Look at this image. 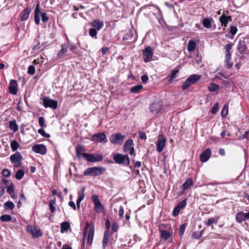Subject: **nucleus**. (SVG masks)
I'll return each mask as SVG.
<instances>
[{
  "mask_svg": "<svg viewBox=\"0 0 249 249\" xmlns=\"http://www.w3.org/2000/svg\"><path fill=\"white\" fill-rule=\"evenodd\" d=\"M200 76L196 74H193L188 77L186 81L183 83L182 86L183 90H185L190 87L191 85L195 84L197 81L199 80Z\"/></svg>",
  "mask_w": 249,
  "mask_h": 249,
  "instance_id": "obj_4",
  "label": "nucleus"
},
{
  "mask_svg": "<svg viewBox=\"0 0 249 249\" xmlns=\"http://www.w3.org/2000/svg\"><path fill=\"white\" fill-rule=\"evenodd\" d=\"M91 140L92 141L102 143H106L107 142L106 135L104 132H100L94 134L92 136Z\"/></svg>",
  "mask_w": 249,
  "mask_h": 249,
  "instance_id": "obj_10",
  "label": "nucleus"
},
{
  "mask_svg": "<svg viewBox=\"0 0 249 249\" xmlns=\"http://www.w3.org/2000/svg\"><path fill=\"white\" fill-rule=\"evenodd\" d=\"M92 199L94 205L95 210L98 213L103 212L104 207L101 203L98 196L96 195H92Z\"/></svg>",
  "mask_w": 249,
  "mask_h": 249,
  "instance_id": "obj_11",
  "label": "nucleus"
},
{
  "mask_svg": "<svg viewBox=\"0 0 249 249\" xmlns=\"http://www.w3.org/2000/svg\"><path fill=\"white\" fill-rule=\"evenodd\" d=\"M38 123L40 127L43 128L46 126L45 123V119L43 117H40L38 119Z\"/></svg>",
  "mask_w": 249,
  "mask_h": 249,
  "instance_id": "obj_47",
  "label": "nucleus"
},
{
  "mask_svg": "<svg viewBox=\"0 0 249 249\" xmlns=\"http://www.w3.org/2000/svg\"><path fill=\"white\" fill-rule=\"evenodd\" d=\"M237 31V29L236 26H231L230 28V33L233 35L234 36Z\"/></svg>",
  "mask_w": 249,
  "mask_h": 249,
  "instance_id": "obj_54",
  "label": "nucleus"
},
{
  "mask_svg": "<svg viewBox=\"0 0 249 249\" xmlns=\"http://www.w3.org/2000/svg\"><path fill=\"white\" fill-rule=\"evenodd\" d=\"M40 10L39 7V4L38 3L35 10L34 17L35 22L37 25H39L40 23V16H39Z\"/></svg>",
  "mask_w": 249,
  "mask_h": 249,
  "instance_id": "obj_24",
  "label": "nucleus"
},
{
  "mask_svg": "<svg viewBox=\"0 0 249 249\" xmlns=\"http://www.w3.org/2000/svg\"><path fill=\"white\" fill-rule=\"evenodd\" d=\"M17 81L11 80L9 85V92L12 94H16L17 93Z\"/></svg>",
  "mask_w": 249,
  "mask_h": 249,
  "instance_id": "obj_19",
  "label": "nucleus"
},
{
  "mask_svg": "<svg viewBox=\"0 0 249 249\" xmlns=\"http://www.w3.org/2000/svg\"><path fill=\"white\" fill-rule=\"evenodd\" d=\"M160 232L161 238L164 239L165 241L169 239L171 235L170 233L165 230H160Z\"/></svg>",
  "mask_w": 249,
  "mask_h": 249,
  "instance_id": "obj_32",
  "label": "nucleus"
},
{
  "mask_svg": "<svg viewBox=\"0 0 249 249\" xmlns=\"http://www.w3.org/2000/svg\"><path fill=\"white\" fill-rule=\"evenodd\" d=\"M114 160L117 163L128 165L130 163L129 158L127 155H122L116 154L113 157Z\"/></svg>",
  "mask_w": 249,
  "mask_h": 249,
  "instance_id": "obj_5",
  "label": "nucleus"
},
{
  "mask_svg": "<svg viewBox=\"0 0 249 249\" xmlns=\"http://www.w3.org/2000/svg\"><path fill=\"white\" fill-rule=\"evenodd\" d=\"M166 142V140L163 135H160L156 142V147L158 152H161L162 151L165 147Z\"/></svg>",
  "mask_w": 249,
  "mask_h": 249,
  "instance_id": "obj_9",
  "label": "nucleus"
},
{
  "mask_svg": "<svg viewBox=\"0 0 249 249\" xmlns=\"http://www.w3.org/2000/svg\"><path fill=\"white\" fill-rule=\"evenodd\" d=\"M186 224H183L180 226L179 230V235L182 236L184 234L185 229H186Z\"/></svg>",
  "mask_w": 249,
  "mask_h": 249,
  "instance_id": "obj_48",
  "label": "nucleus"
},
{
  "mask_svg": "<svg viewBox=\"0 0 249 249\" xmlns=\"http://www.w3.org/2000/svg\"><path fill=\"white\" fill-rule=\"evenodd\" d=\"M218 107V104H214V105L212 108V111H211L212 113H213V114L215 113L217 111Z\"/></svg>",
  "mask_w": 249,
  "mask_h": 249,
  "instance_id": "obj_58",
  "label": "nucleus"
},
{
  "mask_svg": "<svg viewBox=\"0 0 249 249\" xmlns=\"http://www.w3.org/2000/svg\"><path fill=\"white\" fill-rule=\"evenodd\" d=\"M125 138V136L118 133L116 134L112 135L109 138V141L112 144L116 145H121Z\"/></svg>",
  "mask_w": 249,
  "mask_h": 249,
  "instance_id": "obj_6",
  "label": "nucleus"
},
{
  "mask_svg": "<svg viewBox=\"0 0 249 249\" xmlns=\"http://www.w3.org/2000/svg\"><path fill=\"white\" fill-rule=\"evenodd\" d=\"M237 49L241 53H245L247 47L244 38L240 39L238 42Z\"/></svg>",
  "mask_w": 249,
  "mask_h": 249,
  "instance_id": "obj_18",
  "label": "nucleus"
},
{
  "mask_svg": "<svg viewBox=\"0 0 249 249\" xmlns=\"http://www.w3.org/2000/svg\"><path fill=\"white\" fill-rule=\"evenodd\" d=\"M41 20L43 22H46L49 19L48 17L45 13H41Z\"/></svg>",
  "mask_w": 249,
  "mask_h": 249,
  "instance_id": "obj_52",
  "label": "nucleus"
},
{
  "mask_svg": "<svg viewBox=\"0 0 249 249\" xmlns=\"http://www.w3.org/2000/svg\"><path fill=\"white\" fill-rule=\"evenodd\" d=\"M142 89V85H137L134 87H132L130 89V91L132 93H137L140 92V91Z\"/></svg>",
  "mask_w": 249,
  "mask_h": 249,
  "instance_id": "obj_34",
  "label": "nucleus"
},
{
  "mask_svg": "<svg viewBox=\"0 0 249 249\" xmlns=\"http://www.w3.org/2000/svg\"><path fill=\"white\" fill-rule=\"evenodd\" d=\"M82 157L85 159L91 162H99L103 160V157L101 154H89L86 153H83Z\"/></svg>",
  "mask_w": 249,
  "mask_h": 249,
  "instance_id": "obj_3",
  "label": "nucleus"
},
{
  "mask_svg": "<svg viewBox=\"0 0 249 249\" xmlns=\"http://www.w3.org/2000/svg\"><path fill=\"white\" fill-rule=\"evenodd\" d=\"M31 11V9L28 8L24 10L23 14L21 16V20L22 21L25 20L28 18Z\"/></svg>",
  "mask_w": 249,
  "mask_h": 249,
  "instance_id": "obj_30",
  "label": "nucleus"
},
{
  "mask_svg": "<svg viewBox=\"0 0 249 249\" xmlns=\"http://www.w3.org/2000/svg\"><path fill=\"white\" fill-rule=\"evenodd\" d=\"M124 149L125 152H128L131 155L134 153L133 141L132 139H128L125 142L124 145Z\"/></svg>",
  "mask_w": 249,
  "mask_h": 249,
  "instance_id": "obj_15",
  "label": "nucleus"
},
{
  "mask_svg": "<svg viewBox=\"0 0 249 249\" xmlns=\"http://www.w3.org/2000/svg\"><path fill=\"white\" fill-rule=\"evenodd\" d=\"M211 153L210 149H206L200 156L201 161L202 162L207 161L210 158Z\"/></svg>",
  "mask_w": 249,
  "mask_h": 249,
  "instance_id": "obj_21",
  "label": "nucleus"
},
{
  "mask_svg": "<svg viewBox=\"0 0 249 249\" xmlns=\"http://www.w3.org/2000/svg\"><path fill=\"white\" fill-rule=\"evenodd\" d=\"M44 59V58L42 56H41L40 58H37V59H35L33 61V63L34 64H38L40 65H42V63H43Z\"/></svg>",
  "mask_w": 249,
  "mask_h": 249,
  "instance_id": "obj_49",
  "label": "nucleus"
},
{
  "mask_svg": "<svg viewBox=\"0 0 249 249\" xmlns=\"http://www.w3.org/2000/svg\"><path fill=\"white\" fill-rule=\"evenodd\" d=\"M32 150L36 153L42 155H45L47 152L46 147L42 144H35L32 147Z\"/></svg>",
  "mask_w": 249,
  "mask_h": 249,
  "instance_id": "obj_16",
  "label": "nucleus"
},
{
  "mask_svg": "<svg viewBox=\"0 0 249 249\" xmlns=\"http://www.w3.org/2000/svg\"><path fill=\"white\" fill-rule=\"evenodd\" d=\"M225 49H226V52H230V50L231 49V44H227L225 46Z\"/></svg>",
  "mask_w": 249,
  "mask_h": 249,
  "instance_id": "obj_62",
  "label": "nucleus"
},
{
  "mask_svg": "<svg viewBox=\"0 0 249 249\" xmlns=\"http://www.w3.org/2000/svg\"><path fill=\"white\" fill-rule=\"evenodd\" d=\"M118 228L119 227L117 223L115 222L112 224L111 229L114 232H115L117 231Z\"/></svg>",
  "mask_w": 249,
  "mask_h": 249,
  "instance_id": "obj_60",
  "label": "nucleus"
},
{
  "mask_svg": "<svg viewBox=\"0 0 249 249\" xmlns=\"http://www.w3.org/2000/svg\"><path fill=\"white\" fill-rule=\"evenodd\" d=\"M28 72L31 75H33L35 73V68L33 65H31L29 67Z\"/></svg>",
  "mask_w": 249,
  "mask_h": 249,
  "instance_id": "obj_51",
  "label": "nucleus"
},
{
  "mask_svg": "<svg viewBox=\"0 0 249 249\" xmlns=\"http://www.w3.org/2000/svg\"><path fill=\"white\" fill-rule=\"evenodd\" d=\"M201 232L195 231L193 232L192 237L194 239H198L201 238Z\"/></svg>",
  "mask_w": 249,
  "mask_h": 249,
  "instance_id": "obj_46",
  "label": "nucleus"
},
{
  "mask_svg": "<svg viewBox=\"0 0 249 249\" xmlns=\"http://www.w3.org/2000/svg\"><path fill=\"white\" fill-rule=\"evenodd\" d=\"M10 159L11 162L14 164L15 167H18L21 165L22 157L19 152H17L15 154L11 155Z\"/></svg>",
  "mask_w": 249,
  "mask_h": 249,
  "instance_id": "obj_7",
  "label": "nucleus"
},
{
  "mask_svg": "<svg viewBox=\"0 0 249 249\" xmlns=\"http://www.w3.org/2000/svg\"><path fill=\"white\" fill-rule=\"evenodd\" d=\"M141 80L143 83H146L148 80V77L147 75H142L141 76Z\"/></svg>",
  "mask_w": 249,
  "mask_h": 249,
  "instance_id": "obj_56",
  "label": "nucleus"
},
{
  "mask_svg": "<svg viewBox=\"0 0 249 249\" xmlns=\"http://www.w3.org/2000/svg\"><path fill=\"white\" fill-rule=\"evenodd\" d=\"M124 208H123V207L122 206H121L119 208V215L120 217L122 218L124 216Z\"/></svg>",
  "mask_w": 249,
  "mask_h": 249,
  "instance_id": "obj_57",
  "label": "nucleus"
},
{
  "mask_svg": "<svg viewBox=\"0 0 249 249\" xmlns=\"http://www.w3.org/2000/svg\"><path fill=\"white\" fill-rule=\"evenodd\" d=\"M55 198L49 201V208L52 213H54L55 211V208L54 206V205L55 203Z\"/></svg>",
  "mask_w": 249,
  "mask_h": 249,
  "instance_id": "obj_39",
  "label": "nucleus"
},
{
  "mask_svg": "<svg viewBox=\"0 0 249 249\" xmlns=\"http://www.w3.org/2000/svg\"><path fill=\"white\" fill-rule=\"evenodd\" d=\"M106 228L107 229V231H108L110 228V222L109 220L107 219L105 222Z\"/></svg>",
  "mask_w": 249,
  "mask_h": 249,
  "instance_id": "obj_63",
  "label": "nucleus"
},
{
  "mask_svg": "<svg viewBox=\"0 0 249 249\" xmlns=\"http://www.w3.org/2000/svg\"><path fill=\"white\" fill-rule=\"evenodd\" d=\"M44 107L46 108L50 107L53 109H55L57 107V102L56 101L53 100L48 97L44 98L43 100Z\"/></svg>",
  "mask_w": 249,
  "mask_h": 249,
  "instance_id": "obj_14",
  "label": "nucleus"
},
{
  "mask_svg": "<svg viewBox=\"0 0 249 249\" xmlns=\"http://www.w3.org/2000/svg\"><path fill=\"white\" fill-rule=\"evenodd\" d=\"M10 145L13 151H16L19 146V143L16 141H12Z\"/></svg>",
  "mask_w": 249,
  "mask_h": 249,
  "instance_id": "obj_40",
  "label": "nucleus"
},
{
  "mask_svg": "<svg viewBox=\"0 0 249 249\" xmlns=\"http://www.w3.org/2000/svg\"><path fill=\"white\" fill-rule=\"evenodd\" d=\"M213 19L211 18H204L202 22L203 26L206 28H210L212 26V22Z\"/></svg>",
  "mask_w": 249,
  "mask_h": 249,
  "instance_id": "obj_26",
  "label": "nucleus"
},
{
  "mask_svg": "<svg viewBox=\"0 0 249 249\" xmlns=\"http://www.w3.org/2000/svg\"><path fill=\"white\" fill-rule=\"evenodd\" d=\"M178 70L175 69L172 72L170 78L169 79V83H171L173 81V80L176 78L177 74L178 73Z\"/></svg>",
  "mask_w": 249,
  "mask_h": 249,
  "instance_id": "obj_37",
  "label": "nucleus"
},
{
  "mask_svg": "<svg viewBox=\"0 0 249 249\" xmlns=\"http://www.w3.org/2000/svg\"><path fill=\"white\" fill-rule=\"evenodd\" d=\"M11 220L12 217L9 214H3L0 216V220L2 222H9Z\"/></svg>",
  "mask_w": 249,
  "mask_h": 249,
  "instance_id": "obj_38",
  "label": "nucleus"
},
{
  "mask_svg": "<svg viewBox=\"0 0 249 249\" xmlns=\"http://www.w3.org/2000/svg\"><path fill=\"white\" fill-rule=\"evenodd\" d=\"M106 171L103 167H92L87 168L84 172V176H97L103 174Z\"/></svg>",
  "mask_w": 249,
  "mask_h": 249,
  "instance_id": "obj_2",
  "label": "nucleus"
},
{
  "mask_svg": "<svg viewBox=\"0 0 249 249\" xmlns=\"http://www.w3.org/2000/svg\"><path fill=\"white\" fill-rule=\"evenodd\" d=\"M215 221V219L214 218H209L208 221L206 222V224L207 226H210L212 224H213Z\"/></svg>",
  "mask_w": 249,
  "mask_h": 249,
  "instance_id": "obj_59",
  "label": "nucleus"
},
{
  "mask_svg": "<svg viewBox=\"0 0 249 249\" xmlns=\"http://www.w3.org/2000/svg\"><path fill=\"white\" fill-rule=\"evenodd\" d=\"M109 236H110V233H109V231H106L104 233V237H103V241H102L103 249H105L108 245Z\"/></svg>",
  "mask_w": 249,
  "mask_h": 249,
  "instance_id": "obj_22",
  "label": "nucleus"
},
{
  "mask_svg": "<svg viewBox=\"0 0 249 249\" xmlns=\"http://www.w3.org/2000/svg\"><path fill=\"white\" fill-rule=\"evenodd\" d=\"M24 172L22 170H18L16 174V178L17 179L20 180L24 176Z\"/></svg>",
  "mask_w": 249,
  "mask_h": 249,
  "instance_id": "obj_43",
  "label": "nucleus"
},
{
  "mask_svg": "<svg viewBox=\"0 0 249 249\" xmlns=\"http://www.w3.org/2000/svg\"><path fill=\"white\" fill-rule=\"evenodd\" d=\"M75 151L77 157L80 158L82 156V152L84 151V148L82 145L79 144L76 146Z\"/></svg>",
  "mask_w": 249,
  "mask_h": 249,
  "instance_id": "obj_28",
  "label": "nucleus"
},
{
  "mask_svg": "<svg viewBox=\"0 0 249 249\" xmlns=\"http://www.w3.org/2000/svg\"><path fill=\"white\" fill-rule=\"evenodd\" d=\"M196 47V42L192 40H189L188 44V46H187L188 51L189 52H192L195 49Z\"/></svg>",
  "mask_w": 249,
  "mask_h": 249,
  "instance_id": "obj_33",
  "label": "nucleus"
},
{
  "mask_svg": "<svg viewBox=\"0 0 249 249\" xmlns=\"http://www.w3.org/2000/svg\"><path fill=\"white\" fill-rule=\"evenodd\" d=\"M108 50H109V48L108 47L103 48L101 49V51H102L103 55L105 54L108 51Z\"/></svg>",
  "mask_w": 249,
  "mask_h": 249,
  "instance_id": "obj_64",
  "label": "nucleus"
},
{
  "mask_svg": "<svg viewBox=\"0 0 249 249\" xmlns=\"http://www.w3.org/2000/svg\"><path fill=\"white\" fill-rule=\"evenodd\" d=\"M225 57H226V61H228L231 59V54L230 52H225Z\"/></svg>",
  "mask_w": 249,
  "mask_h": 249,
  "instance_id": "obj_61",
  "label": "nucleus"
},
{
  "mask_svg": "<svg viewBox=\"0 0 249 249\" xmlns=\"http://www.w3.org/2000/svg\"><path fill=\"white\" fill-rule=\"evenodd\" d=\"M218 88L219 86L213 83H211L210 86L208 87V89L211 92L214 91L218 89Z\"/></svg>",
  "mask_w": 249,
  "mask_h": 249,
  "instance_id": "obj_42",
  "label": "nucleus"
},
{
  "mask_svg": "<svg viewBox=\"0 0 249 249\" xmlns=\"http://www.w3.org/2000/svg\"><path fill=\"white\" fill-rule=\"evenodd\" d=\"M193 185L194 183L192 178H188L184 183L181 185V189L184 191L187 189L189 187L193 186Z\"/></svg>",
  "mask_w": 249,
  "mask_h": 249,
  "instance_id": "obj_23",
  "label": "nucleus"
},
{
  "mask_svg": "<svg viewBox=\"0 0 249 249\" xmlns=\"http://www.w3.org/2000/svg\"><path fill=\"white\" fill-rule=\"evenodd\" d=\"M94 228L90 226L88 223H87L84 229L83 233L82 247H84L85 245L86 238L87 236V244L90 246L93 241L94 236Z\"/></svg>",
  "mask_w": 249,
  "mask_h": 249,
  "instance_id": "obj_1",
  "label": "nucleus"
},
{
  "mask_svg": "<svg viewBox=\"0 0 249 249\" xmlns=\"http://www.w3.org/2000/svg\"><path fill=\"white\" fill-rule=\"evenodd\" d=\"M70 228V223L67 221L63 222L61 224L60 231L62 233H63L64 231H68Z\"/></svg>",
  "mask_w": 249,
  "mask_h": 249,
  "instance_id": "obj_31",
  "label": "nucleus"
},
{
  "mask_svg": "<svg viewBox=\"0 0 249 249\" xmlns=\"http://www.w3.org/2000/svg\"><path fill=\"white\" fill-rule=\"evenodd\" d=\"M38 133L41 135L43 137L49 138L50 137V135L49 134L46 133L44 130L42 128L39 129L38 130Z\"/></svg>",
  "mask_w": 249,
  "mask_h": 249,
  "instance_id": "obj_45",
  "label": "nucleus"
},
{
  "mask_svg": "<svg viewBox=\"0 0 249 249\" xmlns=\"http://www.w3.org/2000/svg\"><path fill=\"white\" fill-rule=\"evenodd\" d=\"M235 219L237 222L239 223H241L243 221L246 220L245 216V213L242 212L238 213L236 215Z\"/></svg>",
  "mask_w": 249,
  "mask_h": 249,
  "instance_id": "obj_27",
  "label": "nucleus"
},
{
  "mask_svg": "<svg viewBox=\"0 0 249 249\" xmlns=\"http://www.w3.org/2000/svg\"><path fill=\"white\" fill-rule=\"evenodd\" d=\"M67 51V47L66 45L62 44L61 45V49L59 51V52L57 53V56L58 57L60 58L62 56V55L65 53Z\"/></svg>",
  "mask_w": 249,
  "mask_h": 249,
  "instance_id": "obj_35",
  "label": "nucleus"
},
{
  "mask_svg": "<svg viewBox=\"0 0 249 249\" xmlns=\"http://www.w3.org/2000/svg\"><path fill=\"white\" fill-rule=\"evenodd\" d=\"M231 20V16H227L224 13L219 17V21L221 25L224 26L225 27L227 26L228 22Z\"/></svg>",
  "mask_w": 249,
  "mask_h": 249,
  "instance_id": "obj_20",
  "label": "nucleus"
},
{
  "mask_svg": "<svg viewBox=\"0 0 249 249\" xmlns=\"http://www.w3.org/2000/svg\"><path fill=\"white\" fill-rule=\"evenodd\" d=\"M27 231L31 233L34 238H37L42 235L40 229L34 226H28L27 227Z\"/></svg>",
  "mask_w": 249,
  "mask_h": 249,
  "instance_id": "obj_13",
  "label": "nucleus"
},
{
  "mask_svg": "<svg viewBox=\"0 0 249 249\" xmlns=\"http://www.w3.org/2000/svg\"><path fill=\"white\" fill-rule=\"evenodd\" d=\"M228 113V106L227 105H225L222 111H221V116L223 117H226Z\"/></svg>",
  "mask_w": 249,
  "mask_h": 249,
  "instance_id": "obj_44",
  "label": "nucleus"
},
{
  "mask_svg": "<svg viewBox=\"0 0 249 249\" xmlns=\"http://www.w3.org/2000/svg\"><path fill=\"white\" fill-rule=\"evenodd\" d=\"M162 107V102L161 101H158L152 103L150 106L149 108L151 112L157 114L161 110Z\"/></svg>",
  "mask_w": 249,
  "mask_h": 249,
  "instance_id": "obj_12",
  "label": "nucleus"
},
{
  "mask_svg": "<svg viewBox=\"0 0 249 249\" xmlns=\"http://www.w3.org/2000/svg\"><path fill=\"white\" fill-rule=\"evenodd\" d=\"M186 204L187 200L186 199H184L181 202H179L174 209L173 215L175 216H177L179 213L180 210L185 207Z\"/></svg>",
  "mask_w": 249,
  "mask_h": 249,
  "instance_id": "obj_17",
  "label": "nucleus"
},
{
  "mask_svg": "<svg viewBox=\"0 0 249 249\" xmlns=\"http://www.w3.org/2000/svg\"><path fill=\"white\" fill-rule=\"evenodd\" d=\"M96 29H94V28H91L89 29V35L93 37H95L97 35V31H96Z\"/></svg>",
  "mask_w": 249,
  "mask_h": 249,
  "instance_id": "obj_50",
  "label": "nucleus"
},
{
  "mask_svg": "<svg viewBox=\"0 0 249 249\" xmlns=\"http://www.w3.org/2000/svg\"><path fill=\"white\" fill-rule=\"evenodd\" d=\"M2 175L4 177H9L10 176V172L9 171V170H8V169H3L2 170Z\"/></svg>",
  "mask_w": 249,
  "mask_h": 249,
  "instance_id": "obj_55",
  "label": "nucleus"
},
{
  "mask_svg": "<svg viewBox=\"0 0 249 249\" xmlns=\"http://www.w3.org/2000/svg\"><path fill=\"white\" fill-rule=\"evenodd\" d=\"M91 25L94 29L99 31L103 27L104 22L99 19H95L91 23Z\"/></svg>",
  "mask_w": 249,
  "mask_h": 249,
  "instance_id": "obj_25",
  "label": "nucleus"
},
{
  "mask_svg": "<svg viewBox=\"0 0 249 249\" xmlns=\"http://www.w3.org/2000/svg\"><path fill=\"white\" fill-rule=\"evenodd\" d=\"M67 42L70 47V49L71 51H74L76 49L77 47L75 44L72 43L70 42L69 39L67 37Z\"/></svg>",
  "mask_w": 249,
  "mask_h": 249,
  "instance_id": "obj_53",
  "label": "nucleus"
},
{
  "mask_svg": "<svg viewBox=\"0 0 249 249\" xmlns=\"http://www.w3.org/2000/svg\"><path fill=\"white\" fill-rule=\"evenodd\" d=\"M142 55L145 62L151 61L153 55V51L152 48L149 46L146 47L142 52Z\"/></svg>",
  "mask_w": 249,
  "mask_h": 249,
  "instance_id": "obj_8",
  "label": "nucleus"
},
{
  "mask_svg": "<svg viewBox=\"0 0 249 249\" xmlns=\"http://www.w3.org/2000/svg\"><path fill=\"white\" fill-rule=\"evenodd\" d=\"M4 207L5 210L10 209L12 210L15 207V204L11 201H8L4 203Z\"/></svg>",
  "mask_w": 249,
  "mask_h": 249,
  "instance_id": "obj_36",
  "label": "nucleus"
},
{
  "mask_svg": "<svg viewBox=\"0 0 249 249\" xmlns=\"http://www.w3.org/2000/svg\"><path fill=\"white\" fill-rule=\"evenodd\" d=\"M84 191H85V188L83 187L81 191L78 192V197L77 199V200L82 201L84 199V197H85Z\"/></svg>",
  "mask_w": 249,
  "mask_h": 249,
  "instance_id": "obj_41",
  "label": "nucleus"
},
{
  "mask_svg": "<svg viewBox=\"0 0 249 249\" xmlns=\"http://www.w3.org/2000/svg\"><path fill=\"white\" fill-rule=\"evenodd\" d=\"M9 127L14 132L17 131L18 129V126L16 121L14 120L9 122Z\"/></svg>",
  "mask_w": 249,
  "mask_h": 249,
  "instance_id": "obj_29",
  "label": "nucleus"
}]
</instances>
